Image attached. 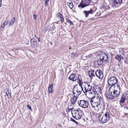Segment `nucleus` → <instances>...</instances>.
Returning a JSON list of instances; mask_svg holds the SVG:
<instances>
[{
  "mask_svg": "<svg viewBox=\"0 0 128 128\" xmlns=\"http://www.w3.org/2000/svg\"><path fill=\"white\" fill-rule=\"evenodd\" d=\"M78 82L79 85H76L74 86L72 90V94L73 96H76L77 97L81 94L83 91V88L82 86L81 79H79Z\"/></svg>",
  "mask_w": 128,
  "mask_h": 128,
  "instance_id": "obj_1",
  "label": "nucleus"
},
{
  "mask_svg": "<svg viewBox=\"0 0 128 128\" xmlns=\"http://www.w3.org/2000/svg\"><path fill=\"white\" fill-rule=\"evenodd\" d=\"M110 94L113 97L118 96L120 93V87L117 84L116 86H111L110 88Z\"/></svg>",
  "mask_w": 128,
  "mask_h": 128,
  "instance_id": "obj_2",
  "label": "nucleus"
},
{
  "mask_svg": "<svg viewBox=\"0 0 128 128\" xmlns=\"http://www.w3.org/2000/svg\"><path fill=\"white\" fill-rule=\"evenodd\" d=\"M71 112L73 118L76 120L81 119L84 115L83 111L79 109L72 110Z\"/></svg>",
  "mask_w": 128,
  "mask_h": 128,
  "instance_id": "obj_3",
  "label": "nucleus"
},
{
  "mask_svg": "<svg viewBox=\"0 0 128 128\" xmlns=\"http://www.w3.org/2000/svg\"><path fill=\"white\" fill-rule=\"evenodd\" d=\"M102 101L101 97H95L90 100L92 106L94 108L98 107L100 105Z\"/></svg>",
  "mask_w": 128,
  "mask_h": 128,
  "instance_id": "obj_4",
  "label": "nucleus"
},
{
  "mask_svg": "<svg viewBox=\"0 0 128 128\" xmlns=\"http://www.w3.org/2000/svg\"><path fill=\"white\" fill-rule=\"evenodd\" d=\"M82 84L83 88L82 91L84 93L90 91L91 90L92 86L90 85L89 82H84L83 83L82 82Z\"/></svg>",
  "mask_w": 128,
  "mask_h": 128,
  "instance_id": "obj_5",
  "label": "nucleus"
},
{
  "mask_svg": "<svg viewBox=\"0 0 128 128\" xmlns=\"http://www.w3.org/2000/svg\"><path fill=\"white\" fill-rule=\"evenodd\" d=\"M118 82L117 78L114 76H112L110 78L108 81V84L111 86H114L115 84H116Z\"/></svg>",
  "mask_w": 128,
  "mask_h": 128,
  "instance_id": "obj_6",
  "label": "nucleus"
},
{
  "mask_svg": "<svg viewBox=\"0 0 128 128\" xmlns=\"http://www.w3.org/2000/svg\"><path fill=\"white\" fill-rule=\"evenodd\" d=\"M81 79V82L82 81V78L81 76H78L77 77L76 75L75 74H72L70 75V76L68 78V79L73 81H76L77 80V82L78 83V82H79V79Z\"/></svg>",
  "mask_w": 128,
  "mask_h": 128,
  "instance_id": "obj_7",
  "label": "nucleus"
},
{
  "mask_svg": "<svg viewBox=\"0 0 128 128\" xmlns=\"http://www.w3.org/2000/svg\"><path fill=\"white\" fill-rule=\"evenodd\" d=\"M91 0H84V2L82 1L81 2L78 7L80 9L84 8L88 6Z\"/></svg>",
  "mask_w": 128,
  "mask_h": 128,
  "instance_id": "obj_8",
  "label": "nucleus"
},
{
  "mask_svg": "<svg viewBox=\"0 0 128 128\" xmlns=\"http://www.w3.org/2000/svg\"><path fill=\"white\" fill-rule=\"evenodd\" d=\"M79 105L83 108H87L88 106V102L85 100H80L78 101Z\"/></svg>",
  "mask_w": 128,
  "mask_h": 128,
  "instance_id": "obj_9",
  "label": "nucleus"
},
{
  "mask_svg": "<svg viewBox=\"0 0 128 128\" xmlns=\"http://www.w3.org/2000/svg\"><path fill=\"white\" fill-rule=\"evenodd\" d=\"M110 118L104 116L101 114L98 118L100 122L102 123H104L107 122Z\"/></svg>",
  "mask_w": 128,
  "mask_h": 128,
  "instance_id": "obj_10",
  "label": "nucleus"
},
{
  "mask_svg": "<svg viewBox=\"0 0 128 128\" xmlns=\"http://www.w3.org/2000/svg\"><path fill=\"white\" fill-rule=\"evenodd\" d=\"M100 58L102 61L103 62L106 61L108 59L107 55L104 53H102L100 55Z\"/></svg>",
  "mask_w": 128,
  "mask_h": 128,
  "instance_id": "obj_11",
  "label": "nucleus"
},
{
  "mask_svg": "<svg viewBox=\"0 0 128 128\" xmlns=\"http://www.w3.org/2000/svg\"><path fill=\"white\" fill-rule=\"evenodd\" d=\"M96 76L100 79H102L103 78L104 76L101 70H97L95 72Z\"/></svg>",
  "mask_w": 128,
  "mask_h": 128,
  "instance_id": "obj_12",
  "label": "nucleus"
},
{
  "mask_svg": "<svg viewBox=\"0 0 128 128\" xmlns=\"http://www.w3.org/2000/svg\"><path fill=\"white\" fill-rule=\"evenodd\" d=\"M94 12L92 8H90V10L87 11L85 10L83 12V13L84 14L86 18L88 17L89 14H93Z\"/></svg>",
  "mask_w": 128,
  "mask_h": 128,
  "instance_id": "obj_13",
  "label": "nucleus"
},
{
  "mask_svg": "<svg viewBox=\"0 0 128 128\" xmlns=\"http://www.w3.org/2000/svg\"><path fill=\"white\" fill-rule=\"evenodd\" d=\"M114 2L112 4V7L114 8H115L117 6V5L118 4L121 3L122 2V0H113Z\"/></svg>",
  "mask_w": 128,
  "mask_h": 128,
  "instance_id": "obj_14",
  "label": "nucleus"
},
{
  "mask_svg": "<svg viewBox=\"0 0 128 128\" xmlns=\"http://www.w3.org/2000/svg\"><path fill=\"white\" fill-rule=\"evenodd\" d=\"M92 90H94L96 94L98 93H99V92H100L101 89L100 87H99L98 86H97L93 87Z\"/></svg>",
  "mask_w": 128,
  "mask_h": 128,
  "instance_id": "obj_15",
  "label": "nucleus"
},
{
  "mask_svg": "<svg viewBox=\"0 0 128 128\" xmlns=\"http://www.w3.org/2000/svg\"><path fill=\"white\" fill-rule=\"evenodd\" d=\"M110 88L108 91V93H106L105 94V95L106 97L108 99L110 100H112L113 99L114 97L112 95H111L110 94Z\"/></svg>",
  "mask_w": 128,
  "mask_h": 128,
  "instance_id": "obj_16",
  "label": "nucleus"
},
{
  "mask_svg": "<svg viewBox=\"0 0 128 128\" xmlns=\"http://www.w3.org/2000/svg\"><path fill=\"white\" fill-rule=\"evenodd\" d=\"M88 93V95L90 98L91 99L94 97H96L95 96L96 94L94 90H90V91Z\"/></svg>",
  "mask_w": 128,
  "mask_h": 128,
  "instance_id": "obj_17",
  "label": "nucleus"
},
{
  "mask_svg": "<svg viewBox=\"0 0 128 128\" xmlns=\"http://www.w3.org/2000/svg\"><path fill=\"white\" fill-rule=\"evenodd\" d=\"M30 42L31 46L33 47H35L36 46L37 43L35 39L32 38L30 40Z\"/></svg>",
  "mask_w": 128,
  "mask_h": 128,
  "instance_id": "obj_18",
  "label": "nucleus"
},
{
  "mask_svg": "<svg viewBox=\"0 0 128 128\" xmlns=\"http://www.w3.org/2000/svg\"><path fill=\"white\" fill-rule=\"evenodd\" d=\"M78 97L74 96L73 97L70 99V102L72 104H74L76 102L77 100Z\"/></svg>",
  "mask_w": 128,
  "mask_h": 128,
  "instance_id": "obj_19",
  "label": "nucleus"
},
{
  "mask_svg": "<svg viewBox=\"0 0 128 128\" xmlns=\"http://www.w3.org/2000/svg\"><path fill=\"white\" fill-rule=\"evenodd\" d=\"M94 70H93L88 71V73L90 77V78H92V77L95 76L94 75Z\"/></svg>",
  "mask_w": 128,
  "mask_h": 128,
  "instance_id": "obj_20",
  "label": "nucleus"
},
{
  "mask_svg": "<svg viewBox=\"0 0 128 128\" xmlns=\"http://www.w3.org/2000/svg\"><path fill=\"white\" fill-rule=\"evenodd\" d=\"M53 85L51 84L48 87V90L50 93H52L54 92V90H53Z\"/></svg>",
  "mask_w": 128,
  "mask_h": 128,
  "instance_id": "obj_21",
  "label": "nucleus"
},
{
  "mask_svg": "<svg viewBox=\"0 0 128 128\" xmlns=\"http://www.w3.org/2000/svg\"><path fill=\"white\" fill-rule=\"evenodd\" d=\"M115 58L119 62H120L122 59H123L124 58L121 55H117L115 57Z\"/></svg>",
  "mask_w": 128,
  "mask_h": 128,
  "instance_id": "obj_22",
  "label": "nucleus"
},
{
  "mask_svg": "<svg viewBox=\"0 0 128 128\" xmlns=\"http://www.w3.org/2000/svg\"><path fill=\"white\" fill-rule=\"evenodd\" d=\"M102 115L106 117V118H110V114L108 112H103L102 114Z\"/></svg>",
  "mask_w": 128,
  "mask_h": 128,
  "instance_id": "obj_23",
  "label": "nucleus"
},
{
  "mask_svg": "<svg viewBox=\"0 0 128 128\" xmlns=\"http://www.w3.org/2000/svg\"><path fill=\"white\" fill-rule=\"evenodd\" d=\"M16 20V18L14 17L10 21L9 24L10 25L12 26Z\"/></svg>",
  "mask_w": 128,
  "mask_h": 128,
  "instance_id": "obj_24",
  "label": "nucleus"
},
{
  "mask_svg": "<svg viewBox=\"0 0 128 128\" xmlns=\"http://www.w3.org/2000/svg\"><path fill=\"white\" fill-rule=\"evenodd\" d=\"M67 5L71 9H72L73 7V4L72 2H68L67 3Z\"/></svg>",
  "mask_w": 128,
  "mask_h": 128,
  "instance_id": "obj_25",
  "label": "nucleus"
},
{
  "mask_svg": "<svg viewBox=\"0 0 128 128\" xmlns=\"http://www.w3.org/2000/svg\"><path fill=\"white\" fill-rule=\"evenodd\" d=\"M124 97V96H123V95L122 96L120 100V103L122 104L124 103L125 101V100Z\"/></svg>",
  "mask_w": 128,
  "mask_h": 128,
  "instance_id": "obj_26",
  "label": "nucleus"
},
{
  "mask_svg": "<svg viewBox=\"0 0 128 128\" xmlns=\"http://www.w3.org/2000/svg\"><path fill=\"white\" fill-rule=\"evenodd\" d=\"M66 21L68 23H70V25H72L73 24V23L70 20H69L67 18H66Z\"/></svg>",
  "mask_w": 128,
  "mask_h": 128,
  "instance_id": "obj_27",
  "label": "nucleus"
},
{
  "mask_svg": "<svg viewBox=\"0 0 128 128\" xmlns=\"http://www.w3.org/2000/svg\"><path fill=\"white\" fill-rule=\"evenodd\" d=\"M96 62H97L98 64V65L100 66L102 64L103 61H102L100 58V60H97Z\"/></svg>",
  "mask_w": 128,
  "mask_h": 128,
  "instance_id": "obj_28",
  "label": "nucleus"
},
{
  "mask_svg": "<svg viewBox=\"0 0 128 128\" xmlns=\"http://www.w3.org/2000/svg\"><path fill=\"white\" fill-rule=\"evenodd\" d=\"M123 96H124L125 99V100H128V94H123Z\"/></svg>",
  "mask_w": 128,
  "mask_h": 128,
  "instance_id": "obj_29",
  "label": "nucleus"
},
{
  "mask_svg": "<svg viewBox=\"0 0 128 128\" xmlns=\"http://www.w3.org/2000/svg\"><path fill=\"white\" fill-rule=\"evenodd\" d=\"M6 95L8 96V97L9 98H12L11 93H9V94L8 93L6 92Z\"/></svg>",
  "mask_w": 128,
  "mask_h": 128,
  "instance_id": "obj_30",
  "label": "nucleus"
},
{
  "mask_svg": "<svg viewBox=\"0 0 128 128\" xmlns=\"http://www.w3.org/2000/svg\"><path fill=\"white\" fill-rule=\"evenodd\" d=\"M50 0H46L45 2V6H47L48 5V2Z\"/></svg>",
  "mask_w": 128,
  "mask_h": 128,
  "instance_id": "obj_31",
  "label": "nucleus"
},
{
  "mask_svg": "<svg viewBox=\"0 0 128 128\" xmlns=\"http://www.w3.org/2000/svg\"><path fill=\"white\" fill-rule=\"evenodd\" d=\"M70 120L74 122L76 124H78V122L76 121L75 120L72 118H71Z\"/></svg>",
  "mask_w": 128,
  "mask_h": 128,
  "instance_id": "obj_32",
  "label": "nucleus"
},
{
  "mask_svg": "<svg viewBox=\"0 0 128 128\" xmlns=\"http://www.w3.org/2000/svg\"><path fill=\"white\" fill-rule=\"evenodd\" d=\"M8 21H5L3 23V24L5 26L8 25Z\"/></svg>",
  "mask_w": 128,
  "mask_h": 128,
  "instance_id": "obj_33",
  "label": "nucleus"
},
{
  "mask_svg": "<svg viewBox=\"0 0 128 128\" xmlns=\"http://www.w3.org/2000/svg\"><path fill=\"white\" fill-rule=\"evenodd\" d=\"M5 26H5L3 24L2 25L0 26L1 29L3 30Z\"/></svg>",
  "mask_w": 128,
  "mask_h": 128,
  "instance_id": "obj_34",
  "label": "nucleus"
},
{
  "mask_svg": "<svg viewBox=\"0 0 128 128\" xmlns=\"http://www.w3.org/2000/svg\"><path fill=\"white\" fill-rule=\"evenodd\" d=\"M57 15L60 18H62L63 16L60 13H58L57 14Z\"/></svg>",
  "mask_w": 128,
  "mask_h": 128,
  "instance_id": "obj_35",
  "label": "nucleus"
},
{
  "mask_svg": "<svg viewBox=\"0 0 128 128\" xmlns=\"http://www.w3.org/2000/svg\"><path fill=\"white\" fill-rule=\"evenodd\" d=\"M27 107L29 109L31 110V111H32V110L31 108V107L28 104L27 105Z\"/></svg>",
  "mask_w": 128,
  "mask_h": 128,
  "instance_id": "obj_36",
  "label": "nucleus"
},
{
  "mask_svg": "<svg viewBox=\"0 0 128 128\" xmlns=\"http://www.w3.org/2000/svg\"><path fill=\"white\" fill-rule=\"evenodd\" d=\"M33 17L34 19L35 20L36 19L37 16L36 14L33 15Z\"/></svg>",
  "mask_w": 128,
  "mask_h": 128,
  "instance_id": "obj_37",
  "label": "nucleus"
},
{
  "mask_svg": "<svg viewBox=\"0 0 128 128\" xmlns=\"http://www.w3.org/2000/svg\"><path fill=\"white\" fill-rule=\"evenodd\" d=\"M60 18L61 23L63 22L64 21V20L63 16L62 17V18L61 17Z\"/></svg>",
  "mask_w": 128,
  "mask_h": 128,
  "instance_id": "obj_38",
  "label": "nucleus"
},
{
  "mask_svg": "<svg viewBox=\"0 0 128 128\" xmlns=\"http://www.w3.org/2000/svg\"><path fill=\"white\" fill-rule=\"evenodd\" d=\"M68 110H67V112H69L70 111V110H72V108H69L68 107Z\"/></svg>",
  "mask_w": 128,
  "mask_h": 128,
  "instance_id": "obj_39",
  "label": "nucleus"
},
{
  "mask_svg": "<svg viewBox=\"0 0 128 128\" xmlns=\"http://www.w3.org/2000/svg\"><path fill=\"white\" fill-rule=\"evenodd\" d=\"M75 56V54L74 53H72L70 55V56H71L72 58L74 57Z\"/></svg>",
  "mask_w": 128,
  "mask_h": 128,
  "instance_id": "obj_40",
  "label": "nucleus"
},
{
  "mask_svg": "<svg viewBox=\"0 0 128 128\" xmlns=\"http://www.w3.org/2000/svg\"><path fill=\"white\" fill-rule=\"evenodd\" d=\"M6 92H7L8 93V94H9V93H11V91L10 90H8V89H7V90H6Z\"/></svg>",
  "mask_w": 128,
  "mask_h": 128,
  "instance_id": "obj_41",
  "label": "nucleus"
},
{
  "mask_svg": "<svg viewBox=\"0 0 128 128\" xmlns=\"http://www.w3.org/2000/svg\"><path fill=\"white\" fill-rule=\"evenodd\" d=\"M48 28H49V31L51 29V26H48Z\"/></svg>",
  "mask_w": 128,
  "mask_h": 128,
  "instance_id": "obj_42",
  "label": "nucleus"
},
{
  "mask_svg": "<svg viewBox=\"0 0 128 128\" xmlns=\"http://www.w3.org/2000/svg\"><path fill=\"white\" fill-rule=\"evenodd\" d=\"M37 38L38 40V41L39 42H40V39L38 38Z\"/></svg>",
  "mask_w": 128,
  "mask_h": 128,
  "instance_id": "obj_43",
  "label": "nucleus"
},
{
  "mask_svg": "<svg viewBox=\"0 0 128 128\" xmlns=\"http://www.w3.org/2000/svg\"><path fill=\"white\" fill-rule=\"evenodd\" d=\"M69 49H71V47H70L69 48Z\"/></svg>",
  "mask_w": 128,
  "mask_h": 128,
  "instance_id": "obj_44",
  "label": "nucleus"
},
{
  "mask_svg": "<svg viewBox=\"0 0 128 128\" xmlns=\"http://www.w3.org/2000/svg\"><path fill=\"white\" fill-rule=\"evenodd\" d=\"M1 6V4L0 3V7Z\"/></svg>",
  "mask_w": 128,
  "mask_h": 128,
  "instance_id": "obj_45",
  "label": "nucleus"
},
{
  "mask_svg": "<svg viewBox=\"0 0 128 128\" xmlns=\"http://www.w3.org/2000/svg\"><path fill=\"white\" fill-rule=\"evenodd\" d=\"M35 37H36V35H35Z\"/></svg>",
  "mask_w": 128,
  "mask_h": 128,
  "instance_id": "obj_46",
  "label": "nucleus"
},
{
  "mask_svg": "<svg viewBox=\"0 0 128 128\" xmlns=\"http://www.w3.org/2000/svg\"><path fill=\"white\" fill-rule=\"evenodd\" d=\"M113 93V92H112V93Z\"/></svg>",
  "mask_w": 128,
  "mask_h": 128,
  "instance_id": "obj_47",
  "label": "nucleus"
},
{
  "mask_svg": "<svg viewBox=\"0 0 128 128\" xmlns=\"http://www.w3.org/2000/svg\"><path fill=\"white\" fill-rule=\"evenodd\" d=\"M96 15H95V17H96Z\"/></svg>",
  "mask_w": 128,
  "mask_h": 128,
  "instance_id": "obj_48",
  "label": "nucleus"
}]
</instances>
